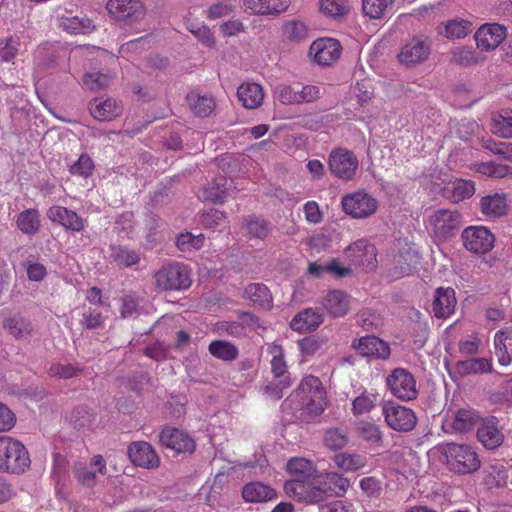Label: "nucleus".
Returning a JSON list of instances; mask_svg holds the SVG:
<instances>
[{"mask_svg": "<svg viewBox=\"0 0 512 512\" xmlns=\"http://www.w3.org/2000/svg\"><path fill=\"white\" fill-rule=\"evenodd\" d=\"M333 460L335 465L345 472L358 471L367 465V458L358 453H338Z\"/></svg>", "mask_w": 512, "mask_h": 512, "instance_id": "39", "label": "nucleus"}, {"mask_svg": "<svg viewBox=\"0 0 512 512\" xmlns=\"http://www.w3.org/2000/svg\"><path fill=\"white\" fill-rule=\"evenodd\" d=\"M94 170V163L91 157L84 153L79 156L77 161H75L69 168V172L73 176H78L82 178H88L92 175Z\"/></svg>", "mask_w": 512, "mask_h": 512, "instance_id": "56", "label": "nucleus"}, {"mask_svg": "<svg viewBox=\"0 0 512 512\" xmlns=\"http://www.w3.org/2000/svg\"><path fill=\"white\" fill-rule=\"evenodd\" d=\"M327 405L326 391L320 379L308 375L298 388L281 404L282 411L294 420L311 423L324 412Z\"/></svg>", "mask_w": 512, "mask_h": 512, "instance_id": "1", "label": "nucleus"}, {"mask_svg": "<svg viewBox=\"0 0 512 512\" xmlns=\"http://www.w3.org/2000/svg\"><path fill=\"white\" fill-rule=\"evenodd\" d=\"M245 228L250 238L264 239L270 233V225L264 219L255 216L245 218Z\"/></svg>", "mask_w": 512, "mask_h": 512, "instance_id": "53", "label": "nucleus"}, {"mask_svg": "<svg viewBox=\"0 0 512 512\" xmlns=\"http://www.w3.org/2000/svg\"><path fill=\"white\" fill-rule=\"evenodd\" d=\"M508 478V470L503 463L491 464L485 470V483L492 487H502L506 485Z\"/></svg>", "mask_w": 512, "mask_h": 512, "instance_id": "52", "label": "nucleus"}, {"mask_svg": "<svg viewBox=\"0 0 512 512\" xmlns=\"http://www.w3.org/2000/svg\"><path fill=\"white\" fill-rule=\"evenodd\" d=\"M430 43L415 37L407 42L398 54L399 62L406 67H413L426 61L430 55Z\"/></svg>", "mask_w": 512, "mask_h": 512, "instance_id": "14", "label": "nucleus"}, {"mask_svg": "<svg viewBox=\"0 0 512 512\" xmlns=\"http://www.w3.org/2000/svg\"><path fill=\"white\" fill-rule=\"evenodd\" d=\"M89 111L99 121H111L122 114L123 107L113 98H95L89 104Z\"/></svg>", "mask_w": 512, "mask_h": 512, "instance_id": "26", "label": "nucleus"}, {"mask_svg": "<svg viewBox=\"0 0 512 512\" xmlns=\"http://www.w3.org/2000/svg\"><path fill=\"white\" fill-rule=\"evenodd\" d=\"M46 215L51 222L74 232L82 231L85 226L84 220L75 211L63 206H51Z\"/></svg>", "mask_w": 512, "mask_h": 512, "instance_id": "23", "label": "nucleus"}, {"mask_svg": "<svg viewBox=\"0 0 512 512\" xmlns=\"http://www.w3.org/2000/svg\"><path fill=\"white\" fill-rule=\"evenodd\" d=\"M350 486V482L347 478L336 472L327 473L320 485H314V488H320L324 491L321 497V501H324L330 496H343Z\"/></svg>", "mask_w": 512, "mask_h": 512, "instance_id": "28", "label": "nucleus"}, {"mask_svg": "<svg viewBox=\"0 0 512 512\" xmlns=\"http://www.w3.org/2000/svg\"><path fill=\"white\" fill-rule=\"evenodd\" d=\"M297 91V105L304 103H311L318 100L322 96V87L318 85H301L295 84Z\"/></svg>", "mask_w": 512, "mask_h": 512, "instance_id": "55", "label": "nucleus"}, {"mask_svg": "<svg viewBox=\"0 0 512 512\" xmlns=\"http://www.w3.org/2000/svg\"><path fill=\"white\" fill-rule=\"evenodd\" d=\"M464 247L475 254H485L494 247V234L485 226H469L461 234Z\"/></svg>", "mask_w": 512, "mask_h": 512, "instance_id": "10", "label": "nucleus"}, {"mask_svg": "<svg viewBox=\"0 0 512 512\" xmlns=\"http://www.w3.org/2000/svg\"><path fill=\"white\" fill-rule=\"evenodd\" d=\"M59 27L70 34H86L94 28L90 19L77 16L60 18Z\"/></svg>", "mask_w": 512, "mask_h": 512, "instance_id": "44", "label": "nucleus"}, {"mask_svg": "<svg viewBox=\"0 0 512 512\" xmlns=\"http://www.w3.org/2000/svg\"><path fill=\"white\" fill-rule=\"evenodd\" d=\"M359 162L352 151L335 149L329 155V168L331 173L343 180H351L356 174Z\"/></svg>", "mask_w": 512, "mask_h": 512, "instance_id": "11", "label": "nucleus"}, {"mask_svg": "<svg viewBox=\"0 0 512 512\" xmlns=\"http://www.w3.org/2000/svg\"><path fill=\"white\" fill-rule=\"evenodd\" d=\"M352 348L358 354L365 357L374 356L379 359H387L390 356V348L386 342L372 335H367L352 342Z\"/></svg>", "mask_w": 512, "mask_h": 512, "instance_id": "22", "label": "nucleus"}, {"mask_svg": "<svg viewBox=\"0 0 512 512\" xmlns=\"http://www.w3.org/2000/svg\"><path fill=\"white\" fill-rule=\"evenodd\" d=\"M508 340L503 332L497 331L494 336V349L498 362L502 366H508L512 362V356L508 352L505 341Z\"/></svg>", "mask_w": 512, "mask_h": 512, "instance_id": "60", "label": "nucleus"}, {"mask_svg": "<svg viewBox=\"0 0 512 512\" xmlns=\"http://www.w3.org/2000/svg\"><path fill=\"white\" fill-rule=\"evenodd\" d=\"M421 261L420 253L414 244L405 243L394 257L392 275L401 278L413 274Z\"/></svg>", "mask_w": 512, "mask_h": 512, "instance_id": "12", "label": "nucleus"}, {"mask_svg": "<svg viewBox=\"0 0 512 512\" xmlns=\"http://www.w3.org/2000/svg\"><path fill=\"white\" fill-rule=\"evenodd\" d=\"M258 319L249 312L240 314L237 321H220L215 325V330L219 334H226L232 337H244L247 334V328H257Z\"/></svg>", "mask_w": 512, "mask_h": 512, "instance_id": "20", "label": "nucleus"}, {"mask_svg": "<svg viewBox=\"0 0 512 512\" xmlns=\"http://www.w3.org/2000/svg\"><path fill=\"white\" fill-rule=\"evenodd\" d=\"M320 11L327 17L337 19L349 12L347 0H320Z\"/></svg>", "mask_w": 512, "mask_h": 512, "instance_id": "54", "label": "nucleus"}, {"mask_svg": "<svg viewBox=\"0 0 512 512\" xmlns=\"http://www.w3.org/2000/svg\"><path fill=\"white\" fill-rule=\"evenodd\" d=\"M295 84H279L274 89V97L284 105H297Z\"/></svg>", "mask_w": 512, "mask_h": 512, "instance_id": "63", "label": "nucleus"}, {"mask_svg": "<svg viewBox=\"0 0 512 512\" xmlns=\"http://www.w3.org/2000/svg\"><path fill=\"white\" fill-rule=\"evenodd\" d=\"M30 466V457L25 446L18 440L0 435V471L24 472Z\"/></svg>", "mask_w": 512, "mask_h": 512, "instance_id": "4", "label": "nucleus"}, {"mask_svg": "<svg viewBox=\"0 0 512 512\" xmlns=\"http://www.w3.org/2000/svg\"><path fill=\"white\" fill-rule=\"evenodd\" d=\"M20 44V38L17 36L5 39L4 45L0 47V63L12 62L18 53Z\"/></svg>", "mask_w": 512, "mask_h": 512, "instance_id": "64", "label": "nucleus"}, {"mask_svg": "<svg viewBox=\"0 0 512 512\" xmlns=\"http://www.w3.org/2000/svg\"><path fill=\"white\" fill-rule=\"evenodd\" d=\"M376 397L367 392L356 397L352 402V412L354 415H362L370 412L375 407Z\"/></svg>", "mask_w": 512, "mask_h": 512, "instance_id": "61", "label": "nucleus"}, {"mask_svg": "<svg viewBox=\"0 0 512 512\" xmlns=\"http://www.w3.org/2000/svg\"><path fill=\"white\" fill-rule=\"evenodd\" d=\"M292 384L290 376L284 378H275L264 387V394L273 400H279L283 397V391Z\"/></svg>", "mask_w": 512, "mask_h": 512, "instance_id": "58", "label": "nucleus"}, {"mask_svg": "<svg viewBox=\"0 0 512 512\" xmlns=\"http://www.w3.org/2000/svg\"><path fill=\"white\" fill-rule=\"evenodd\" d=\"M155 285L162 291L186 290L191 286V272L181 263L163 266L154 274Z\"/></svg>", "mask_w": 512, "mask_h": 512, "instance_id": "6", "label": "nucleus"}, {"mask_svg": "<svg viewBox=\"0 0 512 512\" xmlns=\"http://www.w3.org/2000/svg\"><path fill=\"white\" fill-rule=\"evenodd\" d=\"M475 193L473 181L456 179L445 188L446 197L453 203L470 198Z\"/></svg>", "mask_w": 512, "mask_h": 512, "instance_id": "36", "label": "nucleus"}, {"mask_svg": "<svg viewBox=\"0 0 512 512\" xmlns=\"http://www.w3.org/2000/svg\"><path fill=\"white\" fill-rule=\"evenodd\" d=\"M435 450L446 468L456 474H471L480 468L481 461L474 447L469 444L445 443Z\"/></svg>", "mask_w": 512, "mask_h": 512, "instance_id": "3", "label": "nucleus"}, {"mask_svg": "<svg viewBox=\"0 0 512 512\" xmlns=\"http://www.w3.org/2000/svg\"><path fill=\"white\" fill-rule=\"evenodd\" d=\"M347 259L355 266L373 269L376 260V249L365 239H359L345 250Z\"/></svg>", "mask_w": 512, "mask_h": 512, "instance_id": "18", "label": "nucleus"}, {"mask_svg": "<svg viewBox=\"0 0 512 512\" xmlns=\"http://www.w3.org/2000/svg\"><path fill=\"white\" fill-rule=\"evenodd\" d=\"M205 237L203 234L193 235L189 232L181 233L176 239V245L181 251L198 250L204 244Z\"/></svg>", "mask_w": 512, "mask_h": 512, "instance_id": "57", "label": "nucleus"}, {"mask_svg": "<svg viewBox=\"0 0 512 512\" xmlns=\"http://www.w3.org/2000/svg\"><path fill=\"white\" fill-rule=\"evenodd\" d=\"M82 83L91 91H99L109 85L110 76L99 72L86 73L83 76Z\"/></svg>", "mask_w": 512, "mask_h": 512, "instance_id": "62", "label": "nucleus"}, {"mask_svg": "<svg viewBox=\"0 0 512 512\" xmlns=\"http://www.w3.org/2000/svg\"><path fill=\"white\" fill-rule=\"evenodd\" d=\"M190 109L199 117L209 116L215 108V100L212 96L190 93L187 95Z\"/></svg>", "mask_w": 512, "mask_h": 512, "instance_id": "41", "label": "nucleus"}, {"mask_svg": "<svg viewBox=\"0 0 512 512\" xmlns=\"http://www.w3.org/2000/svg\"><path fill=\"white\" fill-rule=\"evenodd\" d=\"M349 442V436L346 429L332 427L325 431L323 436L324 446L330 450H341Z\"/></svg>", "mask_w": 512, "mask_h": 512, "instance_id": "47", "label": "nucleus"}, {"mask_svg": "<svg viewBox=\"0 0 512 512\" xmlns=\"http://www.w3.org/2000/svg\"><path fill=\"white\" fill-rule=\"evenodd\" d=\"M480 211L488 218H499L507 213V196L504 193L488 194L480 200Z\"/></svg>", "mask_w": 512, "mask_h": 512, "instance_id": "29", "label": "nucleus"}, {"mask_svg": "<svg viewBox=\"0 0 512 512\" xmlns=\"http://www.w3.org/2000/svg\"><path fill=\"white\" fill-rule=\"evenodd\" d=\"M3 327L17 340L27 339L34 330L32 322L20 314L7 317L3 322Z\"/></svg>", "mask_w": 512, "mask_h": 512, "instance_id": "33", "label": "nucleus"}, {"mask_svg": "<svg viewBox=\"0 0 512 512\" xmlns=\"http://www.w3.org/2000/svg\"><path fill=\"white\" fill-rule=\"evenodd\" d=\"M268 354L272 357L270 362L271 371L275 378L289 376L282 346L275 343L270 344L268 346Z\"/></svg>", "mask_w": 512, "mask_h": 512, "instance_id": "48", "label": "nucleus"}, {"mask_svg": "<svg viewBox=\"0 0 512 512\" xmlns=\"http://www.w3.org/2000/svg\"><path fill=\"white\" fill-rule=\"evenodd\" d=\"M382 415L389 428L398 432H409L417 424L415 412L393 401L382 404Z\"/></svg>", "mask_w": 512, "mask_h": 512, "instance_id": "7", "label": "nucleus"}, {"mask_svg": "<svg viewBox=\"0 0 512 512\" xmlns=\"http://www.w3.org/2000/svg\"><path fill=\"white\" fill-rule=\"evenodd\" d=\"M359 435L366 441L379 443L382 441V432L378 425L369 421H360L357 423Z\"/></svg>", "mask_w": 512, "mask_h": 512, "instance_id": "59", "label": "nucleus"}, {"mask_svg": "<svg viewBox=\"0 0 512 512\" xmlns=\"http://www.w3.org/2000/svg\"><path fill=\"white\" fill-rule=\"evenodd\" d=\"M341 206L345 214L354 219H365L377 211L378 201L365 191L359 190L346 194L341 199Z\"/></svg>", "mask_w": 512, "mask_h": 512, "instance_id": "8", "label": "nucleus"}, {"mask_svg": "<svg viewBox=\"0 0 512 512\" xmlns=\"http://www.w3.org/2000/svg\"><path fill=\"white\" fill-rule=\"evenodd\" d=\"M472 23L463 19L449 20L439 33L444 34L449 39H461L466 37L472 31Z\"/></svg>", "mask_w": 512, "mask_h": 512, "instance_id": "43", "label": "nucleus"}, {"mask_svg": "<svg viewBox=\"0 0 512 512\" xmlns=\"http://www.w3.org/2000/svg\"><path fill=\"white\" fill-rule=\"evenodd\" d=\"M492 132L502 138L512 137V109L506 108L493 114Z\"/></svg>", "mask_w": 512, "mask_h": 512, "instance_id": "38", "label": "nucleus"}, {"mask_svg": "<svg viewBox=\"0 0 512 512\" xmlns=\"http://www.w3.org/2000/svg\"><path fill=\"white\" fill-rule=\"evenodd\" d=\"M458 369L464 374H483L492 371V361L488 358H471L460 361Z\"/></svg>", "mask_w": 512, "mask_h": 512, "instance_id": "50", "label": "nucleus"}, {"mask_svg": "<svg viewBox=\"0 0 512 512\" xmlns=\"http://www.w3.org/2000/svg\"><path fill=\"white\" fill-rule=\"evenodd\" d=\"M461 225V214L451 209L434 210L425 220L426 229L438 241H446L454 237Z\"/></svg>", "mask_w": 512, "mask_h": 512, "instance_id": "5", "label": "nucleus"}, {"mask_svg": "<svg viewBox=\"0 0 512 512\" xmlns=\"http://www.w3.org/2000/svg\"><path fill=\"white\" fill-rule=\"evenodd\" d=\"M457 304L455 291L451 287L436 289L432 302V311L437 318H447L455 311Z\"/></svg>", "mask_w": 512, "mask_h": 512, "instance_id": "27", "label": "nucleus"}, {"mask_svg": "<svg viewBox=\"0 0 512 512\" xmlns=\"http://www.w3.org/2000/svg\"><path fill=\"white\" fill-rule=\"evenodd\" d=\"M341 45L332 38H320L310 46V55L319 65H330L340 57Z\"/></svg>", "mask_w": 512, "mask_h": 512, "instance_id": "19", "label": "nucleus"}, {"mask_svg": "<svg viewBox=\"0 0 512 512\" xmlns=\"http://www.w3.org/2000/svg\"><path fill=\"white\" fill-rule=\"evenodd\" d=\"M507 37V28L497 23H485L476 31L474 38L481 51L495 50Z\"/></svg>", "mask_w": 512, "mask_h": 512, "instance_id": "16", "label": "nucleus"}, {"mask_svg": "<svg viewBox=\"0 0 512 512\" xmlns=\"http://www.w3.org/2000/svg\"><path fill=\"white\" fill-rule=\"evenodd\" d=\"M307 25L298 19L287 20L282 25L283 36L291 41H301L308 36Z\"/></svg>", "mask_w": 512, "mask_h": 512, "instance_id": "51", "label": "nucleus"}, {"mask_svg": "<svg viewBox=\"0 0 512 512\" xmlns=\"http://www.w3.org/2000/svg\"><path fill=\"white\" fill-rule=\"evenodd\" d=\"M19 230L27 235H35L40 229V214L35 208L22 211L16 220Z\"/></svg>", "mask_w": 512, "mask_h": 512, "instance_id": "40", "label": "nucleus"}, {"mask_svg": "<svg viewBox=\"0 0 512 512\" xmlns=\"http://www.w3.org/2000/svg\"><path fill=\"white\" fill-rule=\"evenodd\" d=\"M242 497L246 502L261 503L275 499L276 492L262 482H251L243 487Z\"/></svg>", "mask_w": 512, "mask_h": 512, "instance_id": "35", "label": "nucleus"}, {"mask_svg": "<svg viewBox=\"0 0 512 512\" xmlns=\"http://www.w3.org/2000/svg\"><path fill=\"white\" fill-rule=\"evenodd\" d=\"M393 6L394 0H362L363 14L373 20L387 17Z\"/></svg>", "mask_w": 512, "mask_h": 512, "instance_id": "37", "label": "nucleus"}, {"mask_svg": "<svg viewBox=\"0 0 512 512\" xmlns=\"http://www.w3.org/2000/svg\"><path fill=\"white\" fill-rule=\"evenodd\" d=\"M227 192L228 180L224 176H219L204 188V198L214 203L223 202Z\"/></svg>", "mask_w": 512, "mask_h": 512, "instance_id": "49", "label": "nucleus"}, {"mask_svg": "<svg viewBox=\"0 0 512 512\" xmlns=\"http://www.w3.org/2000/svg\"><path fill=\"white\" fill-rule=\"evenodd\" d=\"M107 10L115 19L130 24L140 21L146 13L140 0H109Z\"/></svg>", "mask_w": 512, "mask_h": 512, "instance_id": "13", "label": "nucleus"}, {"mask_svg": "<svg viewBox=\"0 0 512 512\" xmlns=\"http://www.w3.org/2000/svg\"><path fill=\"white\" fill-rule=\"evenodd\" d=\"M159 440L163 446L177 453H192L195 449L194 440L187 433L178 429H163Z\"/></svg>", "mask_w": 512, "mask_h": 512, "instance_id": "21", "label": "nucleus"}, {"mask_svg": "<svg viewBox=\"0 0 512 512\" xmlns=\"http://www.w3.org/2000/svg\"><path fill=\"white\" fill-rule=\"evenodd\" d=\"M286 469L291 479L284 484L285 493L296 501L306 504H316L321 501L324 491L314 488L312 480L317 477L318 471L312 461L303 458H291Z\"/></svg>", "mask_w": 512, "mask_h": 512, "instance_id": "2", "label": "nucleus"}, {"mask_svg": "<svg viewBox=\"0 0 512 512\" xmlns=\"http://www.w3.org/2000/svg\"><path fill=\"white\" fill-rule=\"evenodd\" d=\"M110 257L118 266L131 267L140 261V254L126 246H110Z\"/></svg>", "mask_w": 512, "mask_h": 512, "instance_id": "42", "label": "nucleus"}, {"mask_svg": "<svg viewBox=\"0 0 512 512\" xmlns=\"http://www.w3.org/2000/svg\"><path fill=\"white\" fill-rule=\"evenodd\" d=\"M349 303L350 298L345 292L333 290L326 295L323 306L330 316L337 318L348 313Z\"/></svg>", "mask_w": 512, "mask_h": 512, "instance_id": "32", "label": "nucleus"}, {"mask_svg": "<svg viewBox=\"0 0 512 512\" xmlns=\"http://www.w3.org/2000/svg\"><path fill=\"white\" fill-rule=\"evenodd\" d=\"M244 6L255 15H279L290 6V0H244Z\"/></svg>", "mask_w": 512, "mask_h": 512, "instance_id": "30", "label": "nucleus"}, {"mask_svg": "<svg viewBox=\"0 0 512 512\" xmlns=\"http://www.w3.org/2000/svg\"><path fill=\"white\" fill-rule=\"evenodd\" d=\"M128 454L135 465L143 468L157 467L160 462L157 453L148 442L139 441L132 443L129 446Z\"/></svg>", "mask_w": 512, "mask_h": 512, "instance_id": "25", "label": "nucleus"}, {"mask_svg": "<svg viewBox=\"0 0 512 512\" xmlns=\"http://www.w3.org/2000/svg\"><path fill=\"white\" fill-rule=\"evenodd\" d=\"M237 97L243 107L247 109H255L262 104L264 93L259 84L247 82L238 87Z\"/></svg>", "mask_w": 512, "mask_h": 512, "instance_id": "34", "label": "nucleus"}, {"mask_svg": "<svg viewBox=\"0 0 512 512\" xmlns=\"http://www.w3.org/2000/svg\"><path fill=\"white\" fill-rule=\"evenodd\" d=\"M386 384L393 396L402 400H414L418 389L414 375L404 368H395L386 378Z\"/></svg>", "mask_w": 512, "mask_h": 512, "instance_id": "9", "label": "nucleus"}, {"mask_svg": "<svg viewBox=\"0 0 512 512\" xmlns=\"http://www.w3.org/2000/svg\"><path fill=\"white\" fill-rule=\"evenodd\" d=\"M477 438L488 450H494L502 445L504 433L498 427V421L495 417L486 418L481 422L477 430Z\"/></svg>", "mask_w": 512, "mask_h": 512, "instance_id": "24", "label": "nucleus"}, {"mask_svg": "<svg viewBox=\"0 0 512 512\" xmlns=\"http://www.w3.org/2000/svg\"><path fill=\"white\" fill-rule=\"evenodd\" d=\"M245 296L255 305L261 308H269L271 304V294L268 288L261 283H253L245 288Z\"/></svg>", "mask_w": 512, "mask_h": 512, "instance_id": "45", "label": "nucleus"}, {"mask_svg": "<svg viewBox=\"0 0 512 512\" xmlns=\"http://www.w3.org/2000/svg\"><path fill=\"white\" fill-rule=\"evenodd\" d=\"M107 471L106 462L101 455H95L89 463L77 462L73 467V473L77 481L86 487H93L98 475H105Z\"/></svg>", "mask_w": 512, "mask_h": 512, "instance_id": "15", "label": "nucleus"}, {"mask_svg": "<svg viewBox=\"0 0 512 512\" xmlns=\"http://www.w3.org/2000/svg\"><path fill=\"white\" fill-rule=\"evenodd\" d=\"M480 422L479 414L473 409H459L447 416L443 429L447 433H466Z\"/></svg>", "mask_w": 512, "mask_h": 512, "instance_id": "17", "label": "nucleus"}, {"mask_svg": "<svg viewBox=\"0 0 512 512\" xmlns=\"http://www.w3.org/2000/svg\"><path fill=\"white\" fill-rule=\"evenodd\" d=\"M208 350L212 356L223 361H233L239 355L238 348L225 340L212 341Z\"/></svg>", "mask_w": 512, "mask_h": 512, "instance_id": "46", "label": "nucleus"}, {"mask_svg": "<svg viewBox=\"0 0 512 512\" xmlns=\"http://www.w3.org/2000/svg\"><path fill=\"white\" fill-rule=\"evenodd\" d=\"M322 322L323 315L320 312L307 308L293 317L290 327L298 332H311L316 330Z\"/></svg>", "mask_w": 512, "mask_h": 512, "instance_id": "31", "label": "nucleus"}]
</instances>
